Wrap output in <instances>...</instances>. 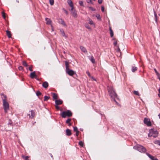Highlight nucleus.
<instances>
[{
  "instance_id": "f257e3e1",
  "label": "nucleus",
  "mask_w": 160,
  "mask_h": 160,
  "mask_svg": "<svg viewBox=\"0 0 160 160\" xmlns=\"http://www.w3.org/2000/svg\"><path fill=\"white\" fill-rule=\"evenodd\" d=\"M108 90L112 100L117 102L116 100V98L118 99V96L113 87L112 86H108Z\"/></svg>"
},
{
  "instance_id": "f03ea898",
  "label": "nucleus",
  "mask_w": 160,
  "mask_h": 160,
  "mask_svg": "<svg viewBox=\"0 0 160 160\" xmlns=\"http://www.w3.org/2000/svg\"><path fill=\"white\" fill-rule=\"evenodd\" d=\"M133 148L142 153H145L146 151V149L144 147L139 144L134 146Z\"/></svg>"
},
{
  "instance_id": "7ed1b4c3",
  "label": "nucleus",
  "mask_w": 160,
  "mask_h": 160,
  "mask_svg": "<svg viewBox=\"0 0 160 160\" xmlns=\"http://www.w3.org/2000/svg\"><path fill=\"white\" fill-rule=\"evenodd\" d=\"M72 115V112L69 110H68L66 111H63L62 112V118H65L67 116L70 117Z\"/></svg>"
},
{
  "instance_id": "20e7f679",
  "label": "nucleus",
  "mask_w": 160,
  "mask_h": 160,
  "mask_svg": "<svg viewBox=\"0 0 160 160\" xmlns=\"http://www.w3.org/2000/svg\"><path fill=\"white\" fill-rule=\"evenodd\" d=\"M3 105L4 108V112H7V110L9 108V105L8 102L5 99H3Z\"/></svg>"
},
{
  "instance_id": "39448f33",
  "label": "nucleus",
  "mask_w": 160,
  "mask_h": 160,
  "mask_svg": "<svg viewBox=\"0 0 160 160\" xmlns=\"http://www.w3.org/2000/svg\"><path fill=\"white\" fill-rule=\"evenodd\" d=\"M144 123L148 126H150L152 125L151 122L149 119L145 118L143 120Z\"/></svg>"
},
{
  "instance_id": "423d86ee",
  "label": "nucleus",
  "mask_w": 160,
  "mask_h": 160,
  "mask_svg": "<svg viewBox=\"0 0 160 160\" xmlns=\"http://www.w3.org/2000/svg\"><path fill=\"white\" fill-rule=\"evenodd\" d=\"M158 132L156 130L154 129H151L149 130V132L148 134V136L149 137H151L153 134H155L156 132Z\"/></svg>"
},
{
  "instance_id": "0eeeda50",
  "label": "nucleus",
  "mask_w": 160,
  "mask_h": 160,
  "mask_svg": "<svg viewBox=\"0 0 160 160\" xmlns=\"http://www.w3.org/2000/svg\"><path fill=\"white\" fill-rule=\"evenodd\" d=\"M66 71L67 73L69 75L71 76H72L75 74H76L75 72L72 70L70 69L69 68H68V69H67L66 70Z\"/></svg>"
},
{
  "instance_id": "6e6552de",
  "label": "nucleus",
  "mask_w": 160,
  "mask_h": 160,
  "mask_svg": "<svg viewBox=\"0 0 160 160\" xmlns=\"http://www.w3.org/2000/svg\"><path fill=\"white\" fill-rule=\"evenodd\" d=\"M71 13L72 14V16L74 18H77L78 15L77 11L75 9H74L73 8L72 10H71Z\"/></svg>"
},
{
  "instance_id": "1a4fd4ad",
  "label": "nucleus",
  "mask_w": 160,
  "mask_h": 160,
  "mask_svg": "<svg viewBox=\"0 0 160 160\" xmlns=\"http://www.w3.org/2000/svg\"><path fill=\"white\" fill-rule=\"evenodd\" d=\"M146 154L152 160H158L157 158H155L154 156L151 155L147 152L146 153Z\"/></svg>"
},
{
  "instance_id": "9d476101",
  "label": "nucleus",
  "mask_w": 160,
  "mask_h": 160,
  "mask_svg": "<svg viewBox=\"0 0 160 160\" xmlns=\"http://www.w3.org/2000/svg\"><path fill=\"white\" fill-rule=\"evenodd\" d=\"M30 77L31 78H35L37 79V75H36L35 71H34L31 73Z\"/></svg>"
},
{
  "instance_id": "9b49d317",
  "label": "nucleus",
  "mask_w": 160,
  "mask_h": 160,
  "mask_svg": "<svg viewBox=\"0 0 160 160\" xmlns=\"http://www.w3.org/2000/svg\"><path fill=\"white\" fill-rule=\"evenodd\" d=\"M58 22L59 23L63 25L64 26H67L64 21L61 18H59L58 19Z\"/></svg>"
},
{
  "instance_id": "f8f14e48",
  "label": "nucleus",
  "mask_w": 160,
  "mask_h": 160,
  "mask_svg": "<svg viewBox=\"0 0 160 160\" xmlns=\"http://www.w3.org/2000/svg\"><path fill=\"white\" fill-rule=\"evenodd\" d=\"M67 2L69 6L71 8V10H72L73 8V3L71 0H68Z\"/></svg>"
},
{
  "instance_id": "ddd939ff",
  "label": "nucleus",
  "mask_w": 160,
  "mask_h": 160,
  "mask_svg": "<svg viewBox=\"0 0 160 160\" xmlns=\"http://www.w3.org/2000/svg\"><path fill=\"white\" fill-rule=\"evenodd\" d=\"M55 102V104L57 105H61L62 103V101L60 100H56Z\"/></svg>"
},
{
  "instance_id": "4468645a",
  "label": "nucleus",
  "mask_w": 160,
  "mask_h": 160,
  "mask_svg": "<svg viewBox=\"0 0 160 160\" xmlns=\"http://www.w3.org/2000/svg\"><path fill=\"white\" fill-rule=\"evenodd\" d=\"M42 86L44 88H46L48 87V84L47 82L45 81L43 83Z\"/></svg>"
},
{
  "instance_id": "2eb2a0df",
  "label": "nucleus",
  "mask_w": 160,
  "mask_h": 160,
  "mask_svg": "<svg viewBox=\"0 0 160 160\" xmlns=\"http://www.w3.org/2000/svg\"><path fill=\"white\" fill-rule=\"evenodd\" d=\"M45 20L46 22V24L48 25H50L52 23L51 20L49 18H45Z\"/></svg>"
},
{
  "instance_id": "dca6fc26",
  "label": "nucleus",
  "mask_w": 160,
  "mask_h": 160,
  "mask_svg": "<svg viewBox=\"0 0 160 160\" xmlns=\"http://www.w3.org/2000/svg\"><path fill=\"white\" fill-rule=\"evenodd\" d=\"M80 48L82 51L84 53H86L87 52L86 49L84 47L82 46H80Z\"/></svg>"
},
{
  "instance_id": "f3484780",
  "label": "nucleus",
  "mask_w": 160,
  "mask_h": 160,
  "mask_svg": "<svg viewBox=\"0 0 160 160\" xmlns=\"http://www.w3.org/2000/svg\"><path fill=\"white\" fill-rule=\"evenodd\" d=\"M66 135L68 136H70L72 134L71 131L69 129H67L66 130Z\"/></svg>"
},
{
  "instance_id": "a211bd4d",
  "label": "nucleus",
  "mask_w": 160,
  "mask_h": 160,
  "mask_svg": "<svg viewBox=\"0 0 160 160\" xmlns=\"http://www.w3.org/2000/svg\"><path fill=\"white\" fill-rule=\"evenodd\" d=\"M89 60L93 63H94L95 62V60L93 56H91L90 58H89Z\"/></svg>"
},
{
  "instance_id": "6ab92c4d",
  "label": "nucleus",
  "mask_w": 160,
  "mask_h": 160,
  "mask_svg": "<svg viewBox=\"0 0 160 160\" xmlns=\"http://www.w3.org/2000/svg\"><path fill=\"white\" fill-rule=\"evenodd\" d=\"M6 33L7 35L8 36L9 38H11V32L8 30L6 31Z\"/></svg>"
},
{
  "instance_id": "aec40b11",
  "label": "nucleus",
  "mask_w": 160,
  "mask_h": 160,
  "mask_svg": "<svg viewBox=\"0 0 160 160\" xmlns=\"http://www.w3.org/2000/svg\"><path fill=\"white\" fill-rule=\"evenodd\" d=\"M154 13L155 18V22L156 23H157L158 20V16L157 15V13L155 11H154Z\"/></svg>"
},
{
  "instance_id": "412c9836",
  "label": "nucleus",
  "mask_w": 160,
  "mask_h": 160,
  "mask_svg": "<svg viewBox=\"0 0 160 160\" xmlns=\"http://www.w3.org/2000/svg\"><path fill=\"white\" fill-rule=\"evenodd\" d=\"M31 113V116H32L31 118H33L35 115V112L33 110H31L30 111Z\"/></svg>"
},
{
  "instance_id": "4be33fe9",
  "label": "nucleus",
  "mask_w": 160,
  "mask_h": 160,
  "mask_svg": "<svg viewBox=\"0 0 160 160\" xmlns=\"http://www.w3.org/2000/svg\"><path fill=\"white\" fill-rule=\"evenodd\" d=\"M137 69V68L135 66H132V71L133 72H134Z\"/></svg>"
},
{
  "instance_id": "5701e85b",
  "label": "nucleus",
  "mask_w": 160,
  "mask_h": 160,
  "mask_svg": "<svg viewBox=\"0 0 160 160\" xmlns=\"http://www.w3.org/2000/svg\"><path fill=\"white\" fill-rule=\"evenodd\" d=\"M1 95L2 96V100L3 99H5V100H6L7 96L5 95H4L3 93H2L1 94Z\"/></svg>"
},
{
  "instance_id": "b1692460",
  "label": "nucleus",
  "mask_w": 160,
  "mask_h": 160,
  "mask_svg": "<svg viewBox=\"0 0 160 160\" xmlns=\"http://www.w3.org/2000/svg\"><path fill=\"white\" fill-rule=\"evenodd\" d=\"M110 36L112 37L113 36V31L111 28H110Z\"/></svg>"
},
{
  "instance_id": "393cba45",
  "label": "nucleus",
  "mask_w": 160,
  "mask_h": 160,
  "mask_svg": "<svg viewBox=\"0 0 160 160\" xmlns=\"http://www.w3.org/2000/svg\"><path fill=\"white\" fill-rule=\"evenodd\" d=\"M154 143L155 144H157L158 145H159L160 146V141L157 140L155 141L154 142Z\"/></svg>"
},
{
  "instance_id": "a878e982",
  "label": "nucleus",
  "mask_w": 160,
  "mask_h": 160,
  "mask_svg": "<svg viewBox=\"0 0 160 160\" xmlns=\"http://www.w3.org/2000/svg\"><path fill=\"white\" fill-rule=\"evenodd\" d=\"M50 98L49 96H45L44 97V101H47Z\"/></svg>"
},
{
  "instance_id": "bb28decb",
  "label": "nucleus",
  "mask_w": 160,
  "mask_h": 160,
  "mask_svg": "<svg viewBox=\"0 0 160 160\" xmlns=\"http://www.w3.org/2000/svg\"><path fill=\"white\" fill-rule=\"evenodd\" d=\"M57 97V95L55 93H53V99H55L56 100Z\"/></svg>"
},
{
  "instance_id": "cd10ccee",
  "label": "nucleus",
  "mask_w": 160,
  "mask_h": 160,
  "mask_svg": "<svg viewBox=\"0 0 160 160\" xmlns=\"http://www.w3.org/2000/svg\"><path fill=\"white\" fill-rule=\"evenodd\" d=\"M68 62H67V61L65 62V66H66V70L67 69H68L69 68L68 67Z\"/></svg>"
},
{
  "instance_id": "c85d7f7f",
  "label": "nucleus",
  "mask_w": 160,
  "mask_h": 160,
  "mask_svg": "<svg viewBox=\"0 0 160 160\" xmlns=\"http://www.w3.org/2000/svg\"><path fill=\"white\" fill-rule=\"evenodd\" d=\"M96 17L97 18V19L99 20H101V18L100 17V15L99 14H97L96 16Z\"/></svg>"
},
{
  "instance_id": "c756f323",
  "label": "nucleus",
  "mask_w": 160,
  "mask_h": 160,
  "mask_svg": "<svg viewBox=\"0 0 160 160\" xmlns=\"http://www.w3.org/2000/svg\"><path fill=\"white\" fill-rule=\"evenodd\" d=\"M158 132H156L155 134H153L152 135V137H153L154 138H156L158 136Z\"/></svg>"
},
{
  "instance_id": "7c9ffc66",
  "label": "nucleus",
  "mask_w": 160,
  "mask_h": 160,
  "mask_svg": "<svg viewBox=\"0 0 160 160\" xmlns=\"http://www.w3.org/2000/svg\"><path fill=\"white\" fill-rule=\"evenodd\" d=\"M22 65L25 67L28 66V65L27 64V62L25 61H23Z\"/></svg>"
},
{
  "instance_id": "2f4dec72",
  "label": "nucleus",
  "mask_w": 160,
  "mask_h": 160,
  "mask_svg": "<svg viewBox=\"0 0 160 160\" xmlns=\"http://www.w3.org/2000/svg\"><path fill=\"white\" fill-rule=\"evenodd\" d=\"M89 22H88V23L89 24H90L91 25H93L94 24L93 21L92 20L89 19Z\"/></svg>"
},
{
  "instance_id": "473e14b6",
  "label": "nucleus",
  "mask_w": 160,
  "mask_h": 160,
  "mask_svg": "<svg viewBox=\"0 0 160 160\" xmlns=\"http://www.w3.org/2000/svg\"><path fill=\"white\" fill-rule=\"evenodd\" d=\"M23 158H24L25 160H29L28 159L29 157L28 156H22Z\"/></svg>"
},
{
  "instance_id": "72a5a7b5",
  "label": "nucleus",
  "mask_w": 160,
  "mask_h": 160,
  "mask_svg": "<svg viewBox=\"0 0 160 160\" xmlns=\"http://www.w3.org/2000/svg\"><path fill=\"white\" fill-rule=\"evenodd\" d=\"M79 144L80 146L81 147H83V143L81 141H80L79 142Z\"/></svg>"
},
{
  "instance_id": "f704fd0d",
  "label": "nucleus",
  "mask_w": 160,
  "mask_h": 160,
  "mask_svg": "<svg viewBox=\"0 0 160 160\" xmlns=\"http://www.w3.org/2000/svg\"><path fill=\"white\" fill-rule=\"evenodd\" d=\"M50 4L51 5H52L54 4V0H49Z\"/></svg>"
},
{
  "instance_id": "c9c22d12",
  "label": "nucleus",
  "mask_w": 160,
  "mask_h": 160,
  "mask_svg": "<svg viewBox=\"0 0 160 160\" xmlns=\"http://www.w3.org/2000/svg\"><path fill=\"white\" fill-rule=\"evenodd\" d=\"M133 93L134 94H135L139 96V93L138 91H134Z\"/></svg>"
},
{
  "instance_id": "e433bc0d",
  "label": "nucleus",
  "mask_w": 160,
  "mask_h": 160,
  "mask_svg": "<svg viewBox=\"0 0 160 160\" xmlns=\"http://www.w3.org/2000/svg\"><path fill=\"white\" fill-rule=\"evenodd\" d=\"M79 4H80V5L81 6H84V5H83V1H79Z\"/></svg>"
},
{
  "instance_id": "4c0bfd02",
  "label": "nucleus",
  "mask_w": 160,
  "mask_h": 160,
  "mask_svg": "<svg viewBox=\"0 0 160 160\" xmlns=\"http://www.w3.org/2000/svg\"><path fill=\"white\" fill-rule=\"evenodd\" d=\"M88 8L89 9H90L92 11H95L96 10V9L95 8L92 7H89Z\"/></svg>"
},
{
  "instance_id": "58836bf2",
  "label": "nucleus",
  "mask_w": 160,
  "mask_h": 160,
  "mask_svg": "<svg viewBox=\"0 0 160 160\" xmlns=\"http://www.w3.org/2000/svg\"><path fill=\"white\" fill-rule=\"evenodd\" d=\"M113 44L114 45V46L116 47H117V46H119V45L117 44V41H115L113 42Z\"/></svg>"
},
{
  "instance_id": "ea45409f",
  "label": "nucleus",
  "mask_w": 160,
  "mask_h": 160,
  "mask_svg": "<svg viewBox=\"0 0 160 160\" xmlns=\"http://www.w3.org/2000/svg\"><path fill=\"white\" fill-rule=\"evenodd\" d=\"M85 26L87 28L90 29H91L90 27H89V25L87 23L85 24Z\"/></svg>"
},
{
  "instance_id": "a19ab883",
  "label": "nucleus",
  "mask_w": 160,
  "mask_h": 160,
  "mask_svg": "<svg viewBox=\"0 0 160 160\" xmlns=\"http://www.w3.org/2000/svg\"><path fill=\"white\" fill-rule=\"evenodd\" d=\"M73 130L74 131L76 132L79 131L78 130L77 128L76 127H73Z\"/></svg>"
},
{
  "instance_id": "79ce46f5",
  "label": "nucleus",
  "mask_w": 160,
  "mask_h": 160,
  "mask_svg": "<svg viewBox=\"0 0 160 160\" xmlns=\"http://www.w3.org/2000/svg\"><path fill=\"white\" fill-rule=\"evenodd\" d=\"M71 119L70 118L68 119L66 121V123L67 124L69 123V122H70L71 121Z\"/></svg>"
},
{
  "instance_id": "37998d69",
  "label": "nucleus",
  "mask_w": 160,
  "mask_h": 160,
  "mask_svg": "<svg viewBox=\"0 0 160 160\" xmlns=\"http://www.w3.org/2000/svg\"><path fill=\"white\" fill-rule=\"evenodd\" d=\"M41 94V93L39 91H38L36 92V95L37 96H39Z\"/></svg>"
},
{
  "instance_id": "c03bdc74",
  "label": "nucleus",
  "mask_w": 160,
  "mask_h": 160,
  "mask_svg": "<svg viewBox=\"0 0 160 160\" xmlns=\"http://www.w3.org/2000/svg\"><path fill=\"white\" fill-rule=\"evenodd\" d=\"M60 32H61V33H62V35L63 36H64L65 35V33L62 30H60Z\"/></svg>"
},
{
  "instance_id": "a18cd8bd",
  "label": "nucleus",
  "mask_w": 160,
  "mask_h": 160,
  "mask_svg": "<svg viewBox=\"0 0 160 160\" xmlns=\"http://www.w3.org/2000/svg\"><path fill=\"white\" fill-rule=\"evenodd\" d=\"M2 17L4 19H5L6 18L5 13L4 12H2Z\"/></svg>"
},
{
  "instance_id": "49530a36",
  "label": "nucleus",
  "mask_w": 160,
  "mask_h": 160,
  "mask_svg": "<svg viewBox=\"0 0 160 160\" xmlns=\"http://www.w3.org/2000/svg\"><path fill=\"white\" fill-rule=\"evenodd\" d=\"M18 68L19 70H23V67L22 66H19Z\"/></svg>"
},
{
  "instance_id": "de8ad7c7",
  "label": "nucleus",
  "mask_w": 160,
  "mask_h": 160,
  "mask_svg": "<svg viewBox=\"0 0 160 160\" xmlns=\"http://www.w3.org/2000/svg\"><path fill=\"white\" fill-rule=\"evenodd\" d=\"M58 105H57L56 104V105H55V107H56V109L57 110H59L60 109V108H59V107Z\"/></svg>"
},
{
  "instance_id": "09e8293b",
  "label": "nucleus",
  "mask_w": 160,
  "mask_h": 160,
  "mask_svg": "<svg viewBox=\"0 0 160 160\" xmlns=\"http://www.w3.org/2000/svg\"><path fill=\"white\" fill-rule=\"evenodd\" d=\"M101 10L102 12H103L104 11V8L103 6L101 7Z\"/></svg>"
},
{
  "instance_id": "8fccbe9b",
  "label": "nucleus",
  "mask_w": 160,
  "mask_h": 160,
  "mask_svg": "<svg viewBox=\"0 0 160 160\" xmlns=\"http://www.w3.org/2000/svg\"><path fill=\"white\" fill-rule=\"evenodd\" d=\"M28 69H29V70L31 71H32L33 70L32 69V66H31V67H29L28 68Z\"/></svg>"
},
{
  "instance_id": "3c124183",
  "label": "nucleus",
  "mask_w": 160,
  "mask_h": 160,
  "mask_svg": "<svg viewBox=\"0 0 160 160\" xmlns=\"http://www.w3.org/2000/svg\"><path fill=\"white\" fill-rule=\"evenodd\" d=\"M154 71H155V72L156 73V75L158 74V73H159L157 71V70L155 69V68H154Z\"/></svg>"
},
{
  "instance_id": "603ef678",
  "label": "nucleus",
  "mask_w": 160,
  "mask_h": 160,
  "mask_svg": "<svg viewBox=\"0 0 160 160\" xmlns=\"http://www.w3.org/2000/svg\"><path fill=\"white\" fill-rule=\"evenodd\" d=\"M117 48V51L118 52H120V49L119 48V46H117V47H116Z\"/></svg>"
},
{
  "instance_id": "864d4df0",
  "label": "nucleus",
  "mask_w": 160,
  "mask_h": 160,
  "mask_svg": "<svg viewBox=\"0 0 160 160\" xmlns=\"http://www.w3.org/2000/svg\"><path fill=\"white\" fill-rule=\"evenodd\" d=\"M157 76L158 77V78L160 80V74L158 73L157 75Z\"/></svg>"
},
{
  "instance_id": "5fc2aeb1",
  "label": "nucleus",
  "mask_w": 160,
  "mask_h": 160,
  "mask_svg": "<svg viewBox=\"0 0 160 160\" xmlns=\"http://www.w3.org/2000/svg\"><path fill=\"white\" fill-rule=\"evenodd\" d=\"M63 10L65 12V13H66V14L67 15L68 14V11L67 10H66L64 8H63Z\"/></svg>"
},
{
  "instance_id": "6e6d98bb",
  "label": "nucleus",
  "mask_w": 160,
  "mask_h": 160,
  "mask_svg": "<svg viewBox=\"0 0 160 160\" xmlns=\"http://www.w3.org/2000/svg\"><path fill=\"white\" fill-rule=\"evenodd\" d=\"M102 0H98V2L99 3L101 4L102 2Z\"/></svg>"
},
{
  "instance_id": "4d7b16f0",
  "label": "nucleus",
  "mask_w": 160,
  "mask_h": 160,
  "mask_svg": "<svg viewBox=\"0 0 160 160\" xmlns=\"http://www.w3.org/2000/svg\"><path fill=\"white\" fill-rule=\"evenodd\" d=\"M79 132V131L76 132V135L77 136H78Z\"/></svg>"
},
{
  "instance_id": "13d9d810",
  "label": "nucleus",
  "mask_w": 160,
  "mask_h": 160,
  "mask_svg": "<svg viewBox=\"0 0 160 160\" xmlns=\"http://www.w3.org/2000/svg\"><path fill=\"white\" fill-rule=\"evenodd\" d=\"M91 0H86L87 2L88 3H90V2H91Z\"/></svg>"
},
{
  "instance_id": "bf43d9fd",
  "label": "nucleus",
  "mask_w": 160,
  "mask_h": 160,
  "mask_svg": "<svg viewBox=\"0 0 160 160\" xmlns=\"http://www.w3.org/2000/svg\"><path fill=\"white\" fill-rule=\"evenodd\" d=\"M158 91L159 92V93L158 94V96H159L160 95V88H159Z\"/></svg>"
},
{
  "instance_id": "052dcab7",
  "label": "nucleus",
  "mask_w": 160,
  "mask_h": 160,
  "mask_svg": "<svg viewBox=\"0 0 160 160\" xmlns=\"http://www.w3.org/2000/svg\"><path fill=\"white\" fill-rule=\"evenodd\" d=\"M50 155L51 157L52 158V159H53V156L52 155V154L51 153H50L49 154Z\"/></svg>"
},
{
  "instance_id": "680f3d73",
  "label": "nucleus",
  "mask_w": 160,
  "mask_h": 160,
  "mask_svg": "<svg viewBox=\"0 0 160 160\" xmlns=\"http://www.w3.org/2000/svg\"><path fill=\"white\" fill-rule=\"evenodd\" d=\"M90 3L92 4H93V2H92V0H91V2H90Z\"/></svg>"
},
{
  "instance_id": "e2e57ef3",
  "label": "nucleus",
  "mask_w": 160,
  "mask_h": 160,
  "mask_svg": "<svg viewBox=\"0 0 160 160\" xmlns=\"http://www.w3.org/2000/svg\"><path fill=\"white\" fill-rule=\"evenodd\" d=\"M68 125L69 126H70L71 125V124L70 122H69V123H68Z\"/></svg>"
},
{
  "instance_id": "0e129e2a",
  "label": "nucleus",
  "mask_w": 160,
  "mask_h": 160,
  "mask_svg": "<svg viewBox=\"0 0 160 160\" xmlns=\"http://www.w3.org/2000/svg\"><path fill=\"white\" fill-rule=\"evenodd\" d=\"M158 116L159 118H160V113L158 115Z\"/></svg>"
},
{
  "instance_id": "69168bd1",
  "label": "nucleus",
  "mask_w": 160,
  "mask_h": 160,
  "mask_svg": "<svg viewBox=\"0 0 160 160\" xmlns=\"http://www.w3.org/2000/svg\"><path fill=\"white\" fill-rule=\"evenodd\" d=\"M87 73L88 74V75H89L90 73L88 72H87Z\"/></svg>"
},
{
  "instance_id": "338daca9",
  "label": "nucleus",
  "mask_w": 160,
  "mask_h": 160,
  "mask_svg": "<svg viewBox=\"0 0 160 160\" xmlns=\"http://www.w3.org/2000/svg\"><path fill=\"white\" fill-rule=\"evenodd\" d=\"M37 80H38V78L37 77V79H36Z\"/></svg>"
},
{
  "instance_id": "774afa93",
  "label": "nucleus",
  "mask_w": 160,
  "mask_h": 160,
  "mask_svg": "<svg viewBox=\"0 0 160 160\" xmlns=\"http://www.w3.org/2000/svg\"><path fill=\"white\" fill-rule=\"evenodd\" d=\"M16 1L17 2H18V3H19V1L18 0H16Z\"/></svg>"
}]
</instances>
